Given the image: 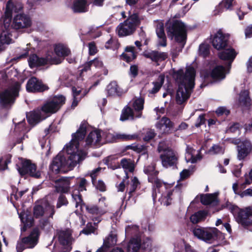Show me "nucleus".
Listing matches in <instances>:
<instances>
[{
  "instance_id": "1",
  "label": "nucleus",
  "mask_w": 252,
  "mask_h": 252,
  "mask_svg": "<svg viewBox=\"0 0 252 252\" xmlns=\"http://www.w3.org/2000/svg\"><path fill=\"white\" fill-rule=\"evenodd\" d=\"M87 129V124L82 123L77 131L72 135V139L63 149L66 155L59 153L54 158L50 169L53 172H65L72 170L77 164L83 160L87 155L86 151L80 148V142L84 139Z\"/></svg>"
},
{
  "instance_id": "2",
  "label": "nucleus",
  "mask_w": 252,
  "mask_h": 252,
  "mask_svg": "<svg viewBox=\"0 0 252 252\" xmlns=\"http://www.w3.org/2000/svg\"><path fill=\"white\" fill-rule=\"evenodd\" d=\"M144 172L148 175V180L153 185V197L154 199L157 197L158 193H160V188L165 189L164 193L161 194V197L159 199L161 203L164 205L168 206L171 203L172 199H179L181 195V189L183 187L181 184H178L175 189H172V184L163 183L161 180L158 178V172L155 170V166L152 165L144 169Z\"/></svg>"
},
{
  "instance_id": "3",
  "label": "nucleus",
  "mask_w": 252,
  "mask_h": 252,
  "mask_svg": "<svg viewBox=\"0 0 252 252\" xmlns=\"http://www.w3.org/2000/svg\"><path fill=\"white\" fill-rule=\"evenodd\" d=\"M183 71L180 70L177 73V79L179 82V88L176 95V101L179 104H182L189 97L194 87V80L195 71L191 66H188L184 76Z\"/></svg>"
},
{
  "instance_id": "4",
  "label": "nucleus",
  "mask_w": 252,
  "mask_h": 252,
  "mask_svg": "<svg viewBox=\"0 0 252 252\" xmlns=\"http://www.w3.org/2000/svg\"><path fill=\"white\" fill-rule=\"evenodd\" d=\"M192 232L197 238L209 244L224 238L222 233L216 227H196Z\"/></svg>"
},
{
  "instance_id": "5",
  "label": "nucleus",
  "mask_w": 252,
  "mask_h": 252,
  "mask_svg": "<svg viewBox=\"0 0 252 252\" xmlns=\"http://www.w3.org/2000/svg\"><path fill=\"white\" fill-rule=\"evenodd\" d=\"M140 19L136 13L128 16L127 19L121 23L117 28V32L120 36H124L132 34L140 24Z\"/></svg>"
},
{
  "instance_id": "6",
  "label": "nucleus",
  "mask_w": 252,
  "mask_h": 252,
  "mask_svg": "<svg viewBox=\"0 0 252 252\" xmlns=\"http://www.w3.org/2000/svg\"><path fill=\"white\" fill-rule=\"evenodd\" d=\"M105 197L99 199L97 205H85L86 209L89 214V217L94 224H97L101 221V216L107 212V205Z\"/></svg>"
},
{
  "instance_id": "7",
  "label": "nucleus",
  "mask_w": 252,
  "mask_h": 252,
  "mask_svg": "<svg viewBox=\"0 0 252 252\" xmlns=\"http://www.w3.org/2000/svg\"><path fill=\"white\" fill-rule=\"evenodd\" d=\"M168 35L181 44L183 47L187 35V27L183 22L179 21H174L168 28Z\"/></svg>"
},
{
  "instance_id": "8",
  "label": "nucleus",
  "mask_w": 252,
  "mask_h": 252,
  "mask_svg": "<svg viewBox=\"0 0 252 252\" xmlns=\"http://www.w3.org/2000/svg\"><path fill=\"white\" fill-rule=\"evenodd\" d=\"M20 84L16 82L3 92L0 93V105L3 108L10 107L14 102L15 99L18 95Z\"/></svg>"
},
{
  "instance_id": "9",
  "label": "nucleus",
  "mask_w": 252,
  "mask_h": 252,
  "mask_svg": "<svg viewBox=\"0 0 252 252\" xmlns=\"http://www.w3.org/2000/svg\"><path fill=\"white\" fill-rule=\"evenodd\" d=\"M65 97L62 95L55 96L51 100L47 101L40 109L48 117L56 113L64 103Z\"/></svg>"
},
{
  "instance_id": "10",
  "label": "nucleus",
  "mask_w": 252,
  "mask_h": 252,
  "mask_svg": "<svg viewBox=\"0 0 252 252\" xmlns=\"http://www.w3.org/2000/svg\"><path fill=\"white\" fill-rule=\"evenodd\" d=\"M236 220L244 226L252 224V206L241 209L236 217Z\"/></svg>"
},
{
  "instance_id": "11",
  "label": "nucleus",
  "mask_w": 252,
  "mask_h": 252,
  "mask_svg": "<svg viewBox=\"0 0 252 252\" xmlns=\"http://www.w3.org/2000/svg\"><path fill=\"white\" fill-rule=\"evenodd\" d=\"M86 180L84 178L81 179L79 183V189L74 190L72 192V197L74 201L75 202V207L77 208H79V209H77L75 211V213L77 215L80 214L79 209L81 211L83 207L85 206V204L83 203L82 199L81 198L79 192L80 191H83L86 189Z\"/></svg>"
},
{
  "instance_id": "12",
  "label": "nucleus",
  "mask_w": 252,
  "mask_h": 252,
  "mask_svg": "<svg viewBox=\"0 0 252 252\" xmlns=\"http://www.w3.org/2000/svg\"><path fill=\"white\" fill-rule=\"evenodd\" d=\"M19 173L21 175H25L27 174L30 176L38 178L41 176V173L37 170L34 164L32 163L29 160H25L22 162L21 168L18 169Z\"/></svg>"
},
{
  "instance_id": "13",
  "label": "nucleus",
  "mask_w": 252,
  "mask_h": 252,
  "mask_svg": "<svg viewBox=\"0 0 252 252\" xmlns=\"http://www.w3.org/2000/svg\"><path fill=\"white\" fill-rule=\"evenodd\" d=\"M228 35L224 33L221 30L218 31L213 36L212 43L217 50L223 49L227 45Z\"/></svg>"
},
{
  "instance_id": "14",
  "label": "nucleus",
  "mask_w": 252,
  "mask_h": 252,
  "mask_svg": "<svg viewBox=\"0 0 252 252\" xmlns=\"http://www.w3.org/2000/svg\"><path fill=\"white\" fill-rule=\"evenodd\" d=\"M237 158L239 160L244 159L252 152V143L248 139L242 141L237 147Z\"/></svg>"
},
{
  "instance_id": "15",
  "label": "nucleus",
  "mask_w": 252,
  "mask_h": 252,
  "mask_svg": "<svg viewBox=\"0 0 252 252\" xmlns=\"http://www.w3.org/2000/svg\"><path fill=\"white\" fill-rule=\"evenodd\" d=\"M28 62L29 65L31 68L36 66L44 65L48 63L53 64H58L61 62L60 60L54 59L48 56L47 57L46 59L39 58L35 54H33L30 57Z\"/></svg>"
},
{
  "instance_id": "16",
  "label": "nucleus",
  "mask_w": 252,
  "mask_h": 252,
  "mask_svg": "<svg viewBox=\"0 0 252 252\" xmlns=\"http://www.w3.org/2000/svg\"><path fill=\"white\" fill-rule=\"evenodd\" d=\"M55 213L54 206L49 203L45 205L44 208L40 205H35L33 208V216L35 218H40L46 213L49 214L50 217L52 219Z\"/></svg>"
},
{
  "instance_id": "17",
  "label": "nucleus",
  "mask_w": 252,
  "mask_h": 252,
  "mask_svg": "<svg viewBox=\"0 0 252 252\" xmlns=\"http://www.w3.org/2000/svg\"><path fill=\"white\" fill-rule=\"evenodd\" d=\"M26 89L29 92H43L48 89V86L35 77L31 78L27 82Z\"/></svg>"
},
{
  "instance_id": "18",
  "label": "nucleus",
  "mask_w": 252,
  "mask_h": 252,
  "mask_svg": "<svg viewBox=\"0 0 252 252\" xmlns=\"http://www.w3.org/2000/svg\"><path fill=\"white\" fill-rule=\"evenodd\" d=\"M102 131L95 130L91 132L86 139V145L88 147H96L100 145L102 142Z\"/></svg>"
},
{
  "instance_id": "19",
  "label": "nucleus",
  "mask_w": 252,
  "mask_h": 252,
  "mask_svg": "<svg viewBox=\"0 0 252 252\" xmlns=\"http://www.w3.org/2000/svg\"><path fill=\"white\" fill-rule=\"evenodd\" d=\"M22 8V5L20 3L14 5L11 0H10L7 2L3 20L4 25L5 28L8 27L10 25L12 11L17 12L21 9Z\"/></svg>"
},
{
  "instance_id": "20",
  "label": "nucleus",
  "mask_w": 252,
  "mask_h": 252,
  "mask_svg": "<svg viewBox=\"0 0 252 252\" xmlns=\"http://www.w3.org/2000/svg\"><path fill=\"white\" fill-rule=\"evenodd\" d=\"M71 230L66 229L61 230L58 232V239L60 243L63 246L64 252H69L71 250L70 243L71 242Z\"/></svg>"
},
{
  "instance_id": "21",
  "label": "nucleus",
  "mask_w": 252,
  "mask_h": 252,
  "mask_svg": "<svg viewBox=\"0 0 252 252\" xmlns=\"http://www.w3.org/2000/svg\"><path fill=\"white\" fill-rule=\"evenodd\" d=\"M32 25L30 18L23 14L17 15L14 18L12 26L16 29L30 27Z\"/></svg>"
},
{
  "instance_id": "22",
  "label": "nucleus",
  "mask_w": 252,
  "mask_h": 252,
  "mask_svg": "<svg viewBox=\"0 0 252 252\" xmlns=\"http://www.w3.org/2000/svg\"><path fill=\"white\" fill-rule=\"evenodd\" d=\"M47 117H48V116L44 114L39 109L32 111L27 114V118L29 123L32 126L36 125Z\"/></svg>"
},
{
  "instance_id": "23",
  "label": "nucleus",
  "mask_w": 252,
  "mask_h": 252,
  "mask_svg": "<svg viewBox=\"0 0 252 252\" xmlns=\"http://www.w3.org/2000/svg\"><path fill=\"white\" fill-rule=\"evenodd\" d=\"M160 158L163 166L165 167L173 165L177 161L175 154L171 149L164 150L163 153L161 154Z\"/></svg>"
},
{
  "instance_id": "24",
  "label": "nucleus",
  "mask_w": 252,
  "mask_h": 252,
  "mask_svg": "<svg viewBox=\"0 0 252 252\" xmlns=\"http://www.w3.org/2000/svg\"><path fill=\"white\" fill-rule=\"evenodd\" d=\"M144 56L149 58L153 62L158 64L159 62L164 61L168 57L167 54L165 52H159L155 51L145 52L143 53Z\"/></svg>"
},
{
  "instance_id": "25",
  "label": "nucleus",
  "mask_w": 252,
  "mask_h": 252,
  "mask_svg": "<svg viewBox=\"0 0 252 252\" xmlns=\"http://www.w3.org/2000/svg\"><path fill=\"white\" fill-rule=\"evenodd\" d=\"M237 54L238 53L233 48H229L220 52L219 54V57L221 60L228 61L229 70L232 63L234 61Z\"/></svg>"
},
{
  "instance_id": "26",
  "label": "nucleus",
  "mask_w": 252,
  "mask_h": 252,
  "mask_svg": "<svg viewBox=\"0 0 252 252\" xmlns=\"http://www.w3.org/2000/svg\"><path fill=\"white\" fill-rule=\"evenodd\" d=\"M156 127L162 133H169L173 127V124L167 118L163 117L157 123Z\"/></svg>"
},
{
  "instance_id": "27",
  "label": "nucleus",
  "mask_w": 252,
  "mask_h": 252,
  "mask_svg": "<svg viewBox=\"0 0 252 252\" xmlns=\"http://www.w3.org/2000/svg\"><path fill=\"white\" fill-rule=\"evenodd\" d=\"M39 236V230L38 229H34L30 235L23 239V242L27 248H32L37 243Z\"/></svg>"
},
{
  "instance_id": "28",
  "label": "nucleus",
  "mask_w": 252,
  "mask_h": 252,
  "mask_svg": "<svg viewBox=\"0 0 252 252\" xmlns=\"http://www.w3.org/2000/svg\"><path fill=\"white\" fill-rule=\"evenodd\" d=\"M102 136H105L106 141L108 142H113L118 139L130 140L134 138V136L126 135L124 134H118L115 132H108L105 134L102 132Z\"/></svg>"
},
{
  "instance_id": "29",
  "label": "nucleus",
  "mask_w": 252,
  "mask_h": 252,
  "mask_svg": "<svg viewBox=\"0 0 252 252\" xmlns=\"http://www.w3.org/2000/svg\"><path fill=\"white\" fill-rule=\"evenodd\" d=\"M201 158L199 151L194 149L192 147L187 146L185 159L187 162L195 163Z\"/></svg>"
},
{
  "instance_id": "30",
  "label": "nucleus",
  "mask_w": 252,
  "mask_h": 252,
  "mask_svg": "<svg viewBox=\"0 0 252 252\" xmlns=\"http://www.w3.org/2000/svg\"><path fill=\"white\" fill-rule=\"evenodd\" d=\"M23 226L21 231H25L27 228L31 227L33 224V219L30 214L28 212H23L19 214Z\"/></svg>"
},
{
  "instance_id": "31",
  "label": "nucleus",
  "mask_w": 252,
  "mask_h": 252,
  "mask_svg": "<svg viewBox=\"0 0 252 252\" xmlns=\"http://www.w3.org/2000/svg\"><path fill=\"white\" fill-rule=\"evenodd\" d=\"M156 23V33L159 39L158 44L165 47L166 46V38L164 31V24L161 21H157Z\"/></svg>"
},
{
  "instance_id": "32",
  "label": "nucleus",
  "mask_w": 252,
  "mask_h": 252,
  "mask_svg": "<svg viewBox=\"0 0 252 252\" xmlns=\"http://www.w3.org/2000/svg\"><path fill=\"white\" fill-rule=\"evenodd\" d=\"M88 6L86 0H75L71 8L74 12L83 13L88 10Z\"/></svg>"
},
{
  "instance_id": "33",
  "label": "nucleus",
  "mask_w": 252,
  "mask_h": 252,
  "mask_svg": "<svg viewBox=\"0 0 252 252\" xmlns=\"http://www.w3.org/2000/svg\"><path fill=\"white\" fill-rule=\"evenodd\" d=\"M12 34L9 30L3 31L0 35V52L12 42Z\"/></svg>"
},
{
  "instance_id": "34",
  "label": "nucleus",
  "mask_w": 252,
  "mask_h": 252,
  "mask_svg": "<svg viewBox=\"0 0 252 252\" xmlns=\"http://www.w3.org/2000/svg\"><path fill=\"white\" fill-rule=\"evenodd\" d=\"M228 71H226L223 66L218 65L211 70L209 74L213 79L220 80L224 79Z\"/></svg>"
},
{
  "instance_id": "35",
  "label": "nucleus",
  "mask_w": 252,
  "mask_h": 252,
  "mask_svg": "<svg viewBox=\"0 0 252 252\" xmlns=\"http://www.w3.org/2000/svg\"><path fill=\"white\" fill-rule=\"evenodd\" d=\"M144 100L142 97H135L131 101L130 105L135 111L137 112V115L135 116V117L140 118L141 117V111L144 107Z\"/></svg>"
},
{
  "instance_id": "36",
  "label": "nucleus",
  "mask_w": 252,
  "mask_h": 252,
  "mask_svg": "<svg viewBox=\"0 0 252 252\" xmlns=\"http://www.w3.org/2000/svg\"><path fill=\"white\" fill-rule=\"evenodd\" d=\"M141 236L132 237L129 241L127 250L128 252H138L141 248Z\"/></svg>"
},
{
  "instance_id": "37",
  "label": "nucleus",
  "mask_w": 252,
  "mask_h": 252,
  "mask_svg": "<svg viewBox=\"0 0 252 252\" xmlns=\"http://www.w3.org/2000/svg\"><path fill=\"white\" fill-rule=\"evenodd\" d=\"M71 178L65 177L59 179L56 183V187L58 191L65 192L69 189Z\"/></svg>"
},
{
  "instance_id": "38",
  "label": "nucleus",
  "mask_w": 252,
  "mask_h": 252,
  "mask_svg": "<svg viewBox=\"0 0 252 252\" xmlns=\"http://www.w3.org/2000/svg\"><path fill=\"white\" fill-rule=\"evenodd\" d=\"M200 201L204 205H216L218 202L217 194L216 193H213L201 195L200 196Z\"/></svg>"
},
{
  "instance_id": "39",
  "label": "nucleus",
  "mask_w": 252,
  "mask_h": 252,
  "mask_svg": "<svg viewBox=\"0 0 252 252\" xmlns=\"http://www.w3.org/2000/svg\"><path fill=\"white\" fill-rule=\"evenodd\" d=\"M107 93L109 95H120L124 93L116 82H111L107 87Z\"/></svg>"
},
{
  "instance_id": "40",
  "label": "nucleus",
  "mask_w": 252,
  "mask_h": 252,
  "mask_svg": "<svg viewBox=\"0 0 252 252\" xmlns=\"http://www.w3.org/2000/svg\"><path fill=\"white\" fill-rule=\"evenodd\" d=\"M164 80V75L161 74L159 76L158 79L153 82L152 84V88L149 90L150 94H155L157 93L160 89Z\"/></svg>"
},
{
  "instance_id": "41",
  "label": "nucleus",
  "mask_w": 252,
  "mask_h": 252,
  "mask_svg": "<svg viewBox=\"0 0 252 252\" xmlns=\"http://www.w3.org/2000/svg\"><path fill=\"white\" fill-rule=\"evenodd\" d=\"M134 49L135 48L133 46L126 47L125 52L122 55V58L127 62L133 60L136 56Z\"/></svg>"
},
{
  "instance_id": "42",
  "label": "nucleus",
  "mask_w": 252,
  "mask_h": 252,
  "mask_svg": "<svg viewBox=\"0 0 252 252\" xmlns=\"http://www.w3.org/2000/svg\"><path fill=\"white\" fill-rule=\"evenodd\" d=\"M208 215V212L206 211H199L191 215L190 220L193 223H197L204 220Z\"/></svg>"
},
{
  "instance_id": "43",
  "label": "nucleus",
  "mask_w": 252,
  "mask_h": 252,
  "mask_svg": "<svg viewBox=\"0 0 252 252\" xmlns=\"http://www.w3.org/2000/svg\"><path fill=\"white\" fill-rule=\"evenodd\" d=\"M73 100L72 103V107L74 108L76 107L78 102L81 100V98L85 95L82 93V90L80 88H76L73 87L72 89Z\"/></svg>"
},
{
  "instance_id": "44",
  "label": "nucleus",
  "mask_w": 252,
  "mask_h": 252,
  "mask_svg": "<svg viewBox=\"0 0 252 252\" xmlns=\"http://www.w3.org/2000/svg\"><path fill=\"white\" fill-rule=\"evenodd\" d=\"M121 165L123 168L125 170V173L126 175V178H127V171L130 172L133 171L134 169V164L133 162L130 159H126L123 158L121 160Z\"/></svg>"
},
{
  "instance_id": "45",
  "label": "nucleus",
  "mask_w": 252,
  "mask_h": 252,
  "mask_svg": "<svg viewBox=\"0 0 252 252\" xmlns=\"http://www.w3.org/2000/svg\"><path fill=\"white\" fill-rule=\"evenodd\" d=\"M55 52L59 57H64L69 55L70 51L64 45L59 44L56 46Z\"/></svg>"
},
{
  "instance_id": "46",
  "label": "nucleus",
  "mask_w": 252,
  "mask_h": 252,
  "mask_svg": "<svg viewBox=\"0 0 252 252\" xmlns=\"http://www.w3.org/2000/svg\"><path fill=\"white\" fill-rule=\"evenodd\" d=\"M25 122L23 121L18 122L15 125V131L16 133H21V134H24L22 137L19 138L18 139V142L20 143L22 142L23 139L25 138V133L27 132L29 130L27 129L25 126Z\"/></svg>"
},
{
  "instance_id": "47",
  "label": "nucleus",
  "mask_w": 252,
  "mask_h": 252,
  "mask_svg": "<svg viewBox=\"0 0 252 252\" xmlns=\"http://www.w3.org/2000/svg\"><path fill=\"white\" fill-rule=\"evenodd\" d=\"M117 236L114 232H111L104 240L103 247L109 248L113 246L116 244Z\"/></svg>"
},
{
  "instance_id": "48",
  "label": "nucleus",
  "mask_w": 252,
  "mask_h": 252,
  "mask_svg": "<svg viewBox=\"0 0 252 252\" xmlns=\"http://www.w3.org/2000/svg\"><path fill=\"white\" fill-rule=\"evenodd\" d=\"M134 117V113L131 108L126 106L122 111L120 120L124 121L130 119H133Z\"/></svg>"
},
{
  "instance_id": "49",
  "label": "nucleus",
  "mask_w": 252,
  "mask_h": 252,
  "mask_svg": "<svg viewBox=\"0 0 252 252\" xmlns=\"http://www.w3.org/2000/svg\"><path fill=\"white\" fill-rule=\"evenodd\" d=\"M250 103L248 92L246 90L242 91L239 94V105L241 106H247Z\"/></svg>"
},
{
  "instance_id": "50",
  "label": "nucleus",
  "mask_w": 252,
  "mask_h": 252,
  "mask_svg": "<svg viewBox=\"0 0 252 252\" xmlns=\"http://www.w3.org/2000/svg\"><path fill=\"white\" fill-rule=\"evenodd\" d=\"M233 0H222L219 6L217 8L216 10H218V9H221L219 10L217 12H215V14H218L221 12L223 9H230L233 5Z\"/></svg>"
},
{
  "instance_id": "51",
  "label": "nucleus",
  "mask_w": 252,
  "mask_h": 252,
  "mask_svg": "<svg viewBox=\"0 0 252 252\" xmlns=\"http://www.w3.org/2000/svg\"><path fill=\"white\" fill-rule=\"evenodd\" d=\"M51 218L49 216L47 218H43L39 220V226L42 228L46 230H49L52 228V224L50 220Z\"/></svg>"
},
{
  "instance_id": "52",
  "label": "nucleus",
  "mask_w": 252,
  "mask_h": 252,
  "mask_svg": "<svg viewBox=\"0 0 252 252\" xmlns=\"http://www.w3.org/2000/svg\"><path fill=\"white\" fill-rule=\"evenodd\" d=\"M139 184V182L136 177H133L130 183L127 185V189L129 190V193L130 194L133 192L138 186Z\"/></svg>"
},
{
  "instance_id": "53",
  "label": "nucleus",
  "mask_w": 252,
  "mask_h": 252,
  "mask_svg": "<svg viewBox=\"0 0 252 252\" xmlns=\"http://www.w3.org/2000/svg\"><path fill=\"white\" fill-rule=\"evenodd\" d=\"M241 128V127L239 124L235 123L231 125L226 131L228 133H233L239 135L240 134Z\"/></svg>"
},
{
  "instance_id": "54",
  "label": "nucleus",
  "mask_w": 252,
  "mask_h": 252,
  "mask_svg": "<svg viewBox=\"0 0 252 252\" xmlns=\"http://www.w3.org/2000/svg\"><path fill=\"white\" fill-rule=\"evenodd\" d=\"M138 232V228L136 225H129L126 228V234L128 236L130 235H137ZM139 237L138 236H136Z\"/></svg>"
},
{
  "instance_id": "55",
  "label": "nucleus",
  "mask_w": 252,
  "mask_h": 252,
  "mask_svg": "<svg viewBox=\"0 0 252 252\" xmlns=\"http://www.w3.org/2000/svg\"><path fill=\"white\" fill-rule=\"evenodd\" d=\"M209 153L212 155L223 154L224 149L218 145H214L209 150Z\"/></svg>"
},
{
  "instance_id": "56",
  "label": "nucleus",
  "mask_w": 252,
  "mask_h": 252,
  "mask_svg": "<svg viewBox=\"0 0 252 252\" xmlns=\"http://www.w3.org/2000/svg\"><path fill=\"white\" fill-rule=\"evenodd\" d=\"M199 53L203 57H205L209 54V47L207 44H202L199 46Z\"/></svg>"
},
{
  "instance_id": "57",
  "label": "nucleus",
  "mask_w": 252,
  "mask_h": 252,
  "mask_svg": "<svg viewBox=\"0 0 252 252\" xmlns=\"http://www.w3.org/2000/svg\"><path fill=\"white\" fill-rule=\"evenodd\" d=\"M225 207L230 211V212L233 214L236 218L238 214V212L241 209H239L236 206L232 205L229 202H227L226 204Z\"/></svg>"
},
{
  "instance_id": "58",
  "label": "nucleus",
  "mask_w": 252,
  "mask_h": 252,
  "mask_svg": "<svg viewBox=\"0 0 252 252\" xmlns=\"http://www.w3.org/2000/svg\"><path fill=\"white\" fill-rule=\"evenodd\" d=\"M152 239L149 237L143 238L142 242L141 241V248L143 249H148L152 246Z\"/></svg>"
},
{
  "instance_id": "59",
  "label": "nucleus",
  "mask_w": 252,
  "mask_h": 252,
  "mask_svg": "<svg viewBox=\"0 0 252 252\" xmlns=\"http://www.w3.org/2000/svg\"><path fill=\"white\" fill-rule=\"evenodd\" d=\"M216 113L218 116H227L229 114L230 111L225 107H219L216 110Z\"/></svg>"
},
{
  "instance_id": "60",
  "label": "nucleus",
  "mask_w": 252,
  "mask_h": 252,
  "mask_svg": "<svg viewBox=\"0 0 252 252\" xmlns=\"http://www.w3.org/2000/svg\"><path fill=\"white\" fill-rule=\"evenodd\" d=\"M131 147L134 151L142 154H144L147 152L146 147L141 145H132Z\"/></svg>"
},
{
  "instance_id": "61",
  "label": "nucleus",
  "mask_w": 252,
  "mask_h": 252,
  "mask_svg": "<svg viewBox=\"0 0 252 252\" xmlns=\"http://www.w3.org/2000/svg\"><path fill=\"white\" fill-rule=\"evenodd\" d=\"M91 66L92 65L90 61L84 63L82 66L80 67L79 71L80 72V75L81 76H83L84 72L89 70Z\"/></svg>"
},
{
  "instance_id": "62",
  "label": "nucleus",
  "mask_w": 252,
  "mask_h": 252,
  "mask_svg": "<svg viewBox=\"0 0 252 252\" xmlns=\"http://www.w3.org/2000/svg\"><path fill=\"white\" fill-rule=\"evenodd\" d=\"M245 182L243 185H249L252 182V169L250 170L249 174H245L244 176Z\"/></svg>"
},
{
  "instance_id": "63",
  "label": "nucleus",
  "mask_w": 252,
  "mask_h": 252,
  "mask_svg": "<svg viewBox=\"0 0 252 252\" xmlns=\"http://www.w3.org/2000/svg\"><path fill=\"white\" fill-rule=\"evenodd\" d=\"M155 133L154 130L150 129L146 132L143 139L145 141H148L151 140L152 138H153L155 137Z\"/></svg>"
},
{
  "instance_id": "64",
  "label": "nucleus",
  "mask_w": 252,
  "mask_h": 252,
  "mask_svg": "<svg viewBox=\"0 0 252 252\" xmlns=\"http://www.w3.org/2000/svg\"><path fill=\"white\" fill-rule=\"evenodd\" d=\"M184 242L183 241H180V242L175 244L173 252H181V250L184 248Z\"/></svg>"
}]
</instances>
